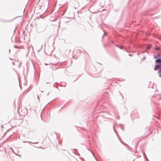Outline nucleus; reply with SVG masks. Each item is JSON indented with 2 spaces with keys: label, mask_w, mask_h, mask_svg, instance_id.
Listing matches in <instances>:
<instances>
[{
  "label": "nucleus",
  "mask_w": 161,
  "mask_h": 161,
  "mask_svg": "<svg viewBox=\"0 0 161 161\" xmlns=\"http://www.w3.org/2000/svg\"><path fill=\"white\" fill-rule=\"evenodd\" d=\"M155 63H158L159 65H156L154 68V70L156 71L158 70V68H159L160 70L158 71V73L159 74V76L161 77V58H158L156 60Z\"/></svg>",
  "instance_id": "nucleus-1"
},
{
  "label": "nucleus",
  "mask_w": 161,
  "mask_h": 161,
  "mask_svg": "<svg viewBox=\"0 0 161 161\" xmlns=\"http://www.w3.org/2000/svg\"><path fill=\"white\" fill-rule=\"evenodd\" d=\"M149 48H150V47H147V49H149Z\"/></svg>",
  "instance_id": "nucleus-2"
},
{
  "label": "nucleus",
  "mask_w": 161,
  "mask_h": 161,
  "mask_svg": "<svg viewBox=\"0 0 161 161\" xmlns=\"http://www.w3.org/2000/svg\"><path fill=\"white\" fill-rule=\"evenodd\" d=\"M134 159H133V160H132V161H134Z\"/></svg>",
  "instance_id": "nucleus-5"
},
{
  "label": "nucleus",
  "mask_w": 161,
  "mask_h": 161,
  "mask_svg": "<svg viewBox=\"0 0 161 161\" xmlns=\"http://www.w3.org/2000/svg\"><path fill=\"white\" fill-rule=\"evenodd\" d=\"M78 52H80V53H81L80 51H78Z\"/></svg>",
  "instance_id": "nucleus-3"
},
{
  "label": "nucleus",
  "mask_w": 161,
  "mask_h": 161,
  "mask_svg": "<svg viewBox=\"0 0 161 161\" xmlns=\"http://www.w3.org/2000/svg\"><path fill=\"white\" fill-rule=\"evenodd\" d=\"M158 55L159 56H160V54H158Z\"/></svg>",
  "instance_id": "nucleus-4"
}]
</instances>
